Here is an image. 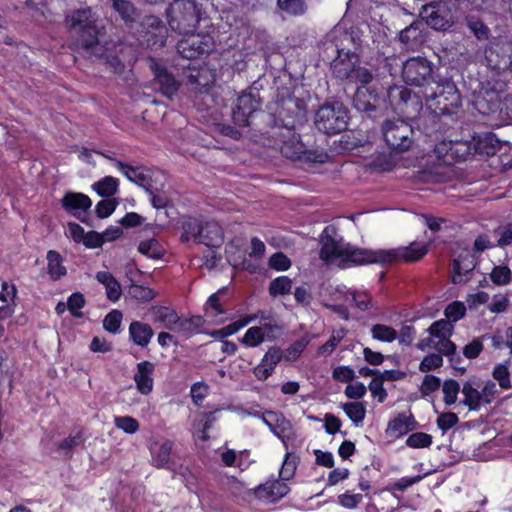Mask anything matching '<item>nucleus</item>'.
<instances>
[{"label": "nucleus", "mask_w": 512, "mask_h": 512, "mask_svg": "<svg viewBox=\"0 0 512 512\" xmlns=\"http://www.w3.org/2000/svg\"><path fill=\"white\" fill-rule=\"evenodd\" d=\"M128 293L132 298L142 302H148L155 297L152 289L135 283L129 286Z\"/></svg>", "instance_id": "nucleus-49"}, {"label": "nucleus", "mask_w": 512, "mask_h": 512, "mask_svg": "<svg viewBox=\"0 0 512 512\" xmlns=\"http://www.w3.org/2000/svg\"><path fill=\"white\" fill-rule=\"evenodd\" d=\"M119 186L117 178L112 176H105L93 184V189L101 197H110L116 194Z\"/></svg>", "instance_id": "nucleus-36"}, {"label": "nucleus", "mask_w": 512, "mask_h": 512, "mask_svg": "<svg viewBox=\"0 0 512 512\" xmlns=\"http://www.w3.org/2000/svg\"><path fill=\"white\" fill-rule=\"evenodd\" d=\"M223 291L224 289H220L212 294L204 306V317L207 321L214 324H221L227 320V312L220 299V295Z\"/></svg>", "instance_id": "nucleus-21"}, {"label": "nucleus", "mask_w": 512, "mask_h": 512, "mask_svg": "<svg viewBox=\"0 0 512 512\" xmlns=\"http://www.w3.org/2000/svg\"><path fill=\"white\" fill-rule=\"evenodd\" d=\"M444 314L447 318V321L453 324L465 316L466 306L463 302L454 301L445 308Z\"/></svg>", "instance_id": "nucleus-48"}, {"label": "nucleus", "mask_w": 512, "mask_h": 512, "mask_svg": "<svg viewBox=\"0 0 512 512\" xmlns=\"http://www.w3.org/2000/svg\"><path fill=\"white\" fill-rule=\"evenodd\" d=\"M282 358L283 351L279 347H270L262 357L260 363L254 367V376L260 381H265L274 372Z\"/></svg>", "instance_id": "nucleus-19"}, {"label": "nucleus", "mask_w": 512, "mask_h": 512, "mask_svg": "<svg viewBox=\"0 0 512 512\" xmlns=\"http://www.w3.org/2000/svg\"><path fill=\"white\" fill-rule=\"evenodd\" d=\"M377 100L378 92L374 87L359 86L353 97V105L358 111L368 112L375 109Z\"/></svg>", "instance_id": "nucleus-23"}, {"label": "nucleus", "mask_w": 512, "mask_h": 512, "mask_svg": "<svg viewBox=\"0 0 512 512\" xmlns=\"http://www.w3.org/2000/svg\"><path fill=\"white\" fill-rule=\"evenodd\" d=\"M66 27L75 32H100L103 28L99 14L90 7L71 11L65 18Z\"/></svg>", "instance_id": "nucleus-9"}, {"label": "nucleus", "mask_w": 512, "mask_h": 512, "mask_svg": "<svg viewBox=\"0 0 512 512\" xmlns=\"http://www.w3.org/2000/svg\"><path fill=\"white\" fill-rule=\"evenodd\" d=\"M203 323L204 319L201 316H194L191 318L178 317L172 331L188 338L193 334L199 333Z\"/></svg>", "instance_id": "nucleus-30"}, {"label": "nucleus", "mask_w": 512, "mask_h": 512, "mask_svg": "<svg viewBox=\"0 0 512 512\" xmlns=\"http://www.w3.org/2000/svg\"><path fill=\"white\" fill-rule=\"evenodd\" d=\"M62 208L70 215L76 217L81 222H85L87 211L92 206L91 199L83 193L66 192L60 200Z\"/></svg>", "instance_id": "nucleus-18"}, {"label": "nucleus", "mask_w": 512, "mask_h": 512, "mask_svg": "<svg viewBox=\"0 0 512 512\" xmlns=\"http://www.w3.org/2000/svg\"><path fill=\"white\" fill-rule=\"evenodd\" d=\"M261 420L269 430L281 440L285 449H288L290 442L296 438L295 431L290 420H288L282 413L275 411H265L261 416Z\"/></svg>", "instance_id": "nucleus-12"}, {"label": "nucleus", "mask_w": 512, "mask_h": 512, "mask_svg": "<svg viewBox=\"0 0 512 512\" xmlns=\"http://www.w3.org/2000/svg\"><path fill=\"white\" fill-rule=\"evenodd\" d=\"M292 289V281L287 276H279L273 279L269 285V293L273 297L289 294Z\"/></svg>", "instance_id": "nucleus-42"}, {"label": "nucleus", "mask_w": 512, "mask_h": 512, "mask_svg": "<svg viewBox=\"0 0 512 512\" xmlns=\"http://www.w3.org/2000/svg\"><path fill=\"white\" fill-rule=\"evenodd\" d=\"M269 266L276 271H286L291 267V260L282 252H276L269 258Z\"/></svg>", "instance_id": "nucleus-60"}, {"label": "nucleus", "mask_w": 512, "mask_h": 512, "mask_svg": "<svg viewBox=\"0 0 512 512\" xmlns=\"http://www.w3.org/2000/svg\"><path fill=\"white\" fill-rule=\"evenodd\" d=\"M363 500V496L361 494H352L349 492H345L338 496V503L347 509H354L360 504Z\"/></svg>", "instance_id": "nucleus-63"}, {"label": "nucleus", "mask_w": 512, "mask_h": 512, "mask_svg": "<svg viewBox=\"0 0 512 512\" xmlns=\"http://www.w3.org/2000/svg\"><path fill=\"white\" fill-rule=\"evenodd\" d=\"M280 331V327L273 323H264L260 326H253L246 330L240 343L248 348L260 346L265 341H272L276 337V333Z\"/></svg>", "instance_id": "nucleus-16"}, {"label": "nucleus", "mask_w": 512, "mask_h": 512, "mask_svg": "<svg viewBox=\"0 0 512 512\" xmlns=\"http://www.w3.org/2000/svg\"><path fill=\"white\" fill-rule=\"evenodd\" d=\"M424 98L430 108L435 105V110L439 109L441 113L448 112L449 107H457L460 102L456 86L450 80H442L436 84L435 89L426 88Z\"/></svg>", "instance_id": "nucleus-4"}, {"label": "nucleus", "mask_w": 512, "mask_h": 512, "mask_svg": "<svg viewBox=\"0 0 512 512\" xmlns=\"http://www.w3.org/2000/svg\"><path fill=\"white\" fill-rule=\"evenodd\" d=\"M342 409L347 417L354 423L355 426L362 424L365 415L366 408L361 402H349L342 404Z\"/></svg>", "instance_id": "nucleus-38"}, {"label": "nucleus", "mask_w": 512, "mask_h": 512, "mask_svg": "<svg viewBox=\"0 0 512 512\" xmlns=\"http://www.w3.org/2000/svg\"><path fill=\"white\" fill-rule=\"evenodd\" d=\"M345 335H346V330L344 328L334 330L332 332V335L330 336V338L323 345H321L319 347L317 354L319 356L331 355L333 353V351L336 349V347L343 340Z\"/></svg>", "instance_id": "nucleus-40"}, {"label": "nucleus", "mask_w": 512, "mask_h": 512, "mask_svg": "<svg viewBox=\"0 0 512 512\" xmlns=\"http://www.w3.org/2000/svg\"><path fill=\"white\" fill-rule=\"evenodd\" d=\"M279 8L291 15H300L305 11L303 0H278Z\"/></svg>", "instance_id": "nucleus-58"}, {"label": "nucleus", "mask_w": 512, "mask_h": 512, "mask_svg": "<svg viewBox=\"0 0 512 512\" xmlns=\"http://www.w3.org/2000/svg\"><path fill=\"white\" fill-rule=\"evenodd\" d=\"M474 262L472 258H456L452 264L451 280L454 284H465L473 275Z\"/></svg>", "instance_id": "nucleus-25"}, {"label": "nucleus", "mask_w": 512, "mask_h": 512, "mask_svg": "<svg viewBox=\"0 0 512 512\" xmlns=\"http://www.w3.org/2000/svg\"><path fill=\"white\" fill-rule=\"evenodd\" d=\"M354 55L348 56V59H337L333 62L332 69L334 75L341 80H349L353 76V71L356 69L353 59Z\"/></svg>", "instance_id": "nucleus-34"}, {"label": "nucleus", "mask_w": 512, "mask_h": 512, "mask_svg": "<svg viewBox=\"0 0 512 512\" xmlns=\"http://www.w3.org/2000/svg\"><path fill=\"white\" fill-rule=\"evenodd\" d=\"M211 34H184L177 44L179 54L186 59H195L213 49Z\"/></svg>", "instance_id": "nucleus-11"}, {"label": "nucleus", "mask_w": 512, "mask_h": 512, "mask_svg": "<svg viewBox=\"0 0 512 512\" xmlns=\"http://www.w3.org/2000/svg\"><path fill=\"white\" fill-rule=\"evenodd\" d=\"M96 280L105 288L106 297L111 302H117L122 295L121 285L109 271H98Z\"/></svg>", "instance_id": "nucleus-27"}, {"label": "nucleus", "mask_w": 512, "mask_h": 512, "mask_svg": "<svg viewBox=\"0 0 512 512\" xmlns=\"http://www.w3.org/2000/svg\"><path fill=\"white\" fill-rule=\"evenodd\" d=\"M430 336L434 338V349L454 364L456 355V345L450 340L454 331V325L446 319L433 322L427 329Z\"/></svg>", "instance_id": "nucleus-7"}, {"label": "nucleus", "mask_w": 512, "mask_h": 512, "mask_svg": "<svg viewBox=\"0 0 512 512\" xmlns=\"http://www.w3.org/2000/svg\"><path fill=\"white\" fill-rule=\"evenodd\" d=\"M460 391L459 383L454 379L445 380L442 384L443 400L445 405L451 406L456 403Z\"/></svg>", "instance_id": "nucleus-44"}, {"label": "nucleus", "mask_w": 512, "mask_h": 512, "mask_svg": "<svg viewBox=\"0 0 512 512\" xmlns=\"http://www.w3.org/2000/svg\"><path fill=\"white\" fill-rule=\"evenodd\" d=\"M114 424L127 434H134L139 430V422L131 416H115Z\"/></svg>", "instance_id": "nucleus-50"}, {"label": "nucleus", "mask_w": 512, "mask_h": 512, "mask_svg": "<svg viewBox=\"0 0 512 512\" xmlns=\"http://www.w3.org/2000/svg\"><path fill=\"white\" fill-rule=\"evenodd\" d=\"M448 26L449 12L447 10L438 9L433 5H427L422 8L419 18L400 32H408L411 29L421 32L427 27L436 31H445Z\"/></svg>", "instance_id": "nucleus-8"}, {"label": "nucleus", "mask_w": 512, "mask_h": 512, "mask_svg": "<svg viewBox=\"0 0 512 512\" xmlns=\"http://www.w3.org/2000/svg\"><path fill=\"white\" fill-rule=\"evenodd\" d=\"M298 457L286 449L285 457L279 471V478L287 483L291 480L296 472Z\"/></svg>", "instance_id": "nucleus-37"}, {"label": "nucleus", "mask_w": 512, "mask_h": 512, "mask_svg": "<svg viewBox=\"0 0 512 512\" xmlns=\"http://www.w3.org/2000/svg\"><path fill=\"white\" fill-rule=\"evenodd\" d=\"M47 273L52 280H59L67 274L63 257L55 250H49L46 255Z\"/></svg>", "instance_id": "nucleus-31"}, {"label": "nucleus", "mask_w": 512, "mask_h": 512, "mask_svg": "<svg viewBox=\"0 0 512 512\" xmlns=\"http://www.w3.org/2000/svg\"><path fill=\"white\" fill-rule=\"evenodd\" d=\"M446 146L447 145L445 142L436 145L435 151L438 153L439 156L445 154L465 159V157L470 154L469 146L466 143L450 141L449 147L447 149H445Z\"/></svg>", "instance_id": "nucleus-35"}, {"label": "nucleus", "mask_w": 512, "mask_h": 512, "mask_svg": "<svg viewBox=\"0 0 512 512\" xmlns=\"http://www.w3.org/2000/svg\"><path fill=\"white\" fill-rule=\"evenodd\" d=\"M477 110L482 114H489L500 109V95L492 90L479 91V95L475 100Z\"/></svg>", "instance_id": "nucleus-28"}, {"label": "nucleus", "mask_w": 512, "mask_h": 512, "mask_svg": "<svg viewBox=\"0 0 512 512\" xmlns=\"http://www.w3.org/2000/svg\"><path fill=\"white\" fill-rule=\"evenodd\" d=\"M260 108V99L258 93L244 92L236 101L232 110L233 122L240 126L246 127L250 124V117Z\"/></svg>", "instance_id": "nucleus-13"}, {"label": "nucleus", "mask_w": 512, "mask_h": 512, "mask_svg": "<svg viewBox=\"0 0 512 512\" xmlns=\"http://www.w3.org/2000/svg\"><path fill=\"white\" fill-rule=\"evenodd\" d=\"M85 297L80 292L72 293L67 300V310L74 317H81V309L85 306Z\"/></svg>", "instance_id": "nucleus-52"}, {"label": "nucleus", "mask_w": 512, "mask_h": 512, "mask_svg": "<svg viewBox=\"0 0 512 512\" xmlns=\"http://www.w3.org/2000/svg\"><path fill=\"white\" fill-rule=\"evenodd\" d=\"M489 277L494 285L505 286L511 281L512 271L506 265H497L493 267Z\"/></svg>", "instance_id": "nucleus-43"}, {"label": "nucleus", "mask_w": 512, "mask_h": 512, "mask_svg": "<svg viewBox=\"0 0 512 512\" xmlns=\"http://www.w3.org/2000/svg\"><path fill=\"white\" fill-rule=\"evenodd\" d=\"M115 167L121 172L129 181L141 186L147 184V176L139 167L131 166L122 161H115Z\"/></svg>", "instance_id": "nucleus-32"}, {"label": "nucleus", "mask_w": 512, "mask_h": 512, "mask_svg": "<svg viewBox=\"0 0 512 512\" xmlns=\"http://www.w3.org/2000/svg\"><path fill=\"white\" fill-rule=\"evenodd\" d=\"M17 296V288L15 284L3 281L1 285L0 291V301L4 304H15V299Z\"/></svg>", "instance_id": "nucleus-61"}, {"label": "nucleus", "mask_w": 512, "mask_h": 512, "mask_svg": "<svg viewBox=\"0 0 512 512\" xmlns=\"http://www.w3.org/2000/svg\"><path fill=\"white\" fill-rule=\"evenodd\" d=\"M129 338L137 346L145 348L154 336L152 327L141 321H132L129 325Z\"/></svg>", "instance_id": "nucleus-24"}, {"label": "nucleus", "mask_w": 512, "mask_h": 512, "mask_svg": "<svg viewBox=\"0 0 512 512\" xmlns=\"http://www.w3.org/2000/svg\"><path fill=\"white\" fill-rule=\"evenodd\" d=\"M371 334L375 340L391 343L397 339V331L384 324H375L371 327Z\"/></svg>", "instance_id": "nucleus-41"}, {"label": "nucleus", "mask_w": 512, "mask_h": 512, "mask_svg": "<svg viewBox=\"0 0 512 512\" xmlns=\"http://www.w3.org/2000/svg\"><path fill=\"white\" fill-rule=\"evenodd\" d=\"M382 133L386 144L393 150L404 151L412 144V126L402 119L387 120Z\"/></svg>", "instance_id": "nucleus-5"}, {"label": "nucleus", "mask_w": 512, "mask_h": 512, "mask_svg": "<svg viewBox=\"0 0 512 512\" xmlns=\"http://www.w3.org/2000/svg\"><path fill=\"white\" fill-rule=\"evenodd\" d=\"M440 387L441 379L435 375L427 374L420 385V392L423 397H426L436 392Z\"/></svg>", "instance_id": "nucleus-54"}, {"label": "nucleus", "mask_w": 512, "mask_h": 512, "mask_svg": "<svg viewBox=\"0 0 512 512\" xmlns=\"http://www.w3.org/2000/svg\"><path fill=\"white\" fill-rule=\"evenodd\" d=\"M83 440L84 439L81 432L70 434L67 438L58 444V450L63 454H68L73 448L82 444Z\"/></svg>", "instance_id": "nucleus-59"}, {"label": "nucleus", "mask_w": 512, "mask_h": 512, "mask_svg": "<svg viewBox=\"0 0 512 512\" xmlns=\"http://www.w3.org/2000/svg\"><path fill=\"white\" fill-rule=\"evenodd\" d=\"M320 257L325 262L335 263L341 268L353 265L379 264L392 265L400 262H415L427 254V245L413 242L408 246L390 249H360L344 242L337 229L329 225L321 236Z\"/></svg>", "instance_id": "nucleus-1"}, {"label": "nucleus", "mask_w": 512, "mask_h": 512, "mask_svg": "<svg viewBox=\"0 0 512 512\" xmlns=\"http://www.w3.org/2000/svg\"><path fill=\"white\" fill-rule=\"evenodd\" d=\"M290 487L280 478L268 479L265 483L259 484L254 489L255 497L264 503H275L285 497Z\"/></svg>", "instance_id": "nucleus-15"}, {"label": "nucleus", "mask_w": 512, "mask_h": 512, "mask_svg": "<svg viewBox=\"0 0 512 512\" xmlns=\"http://www.w3.org/2000/svg\"><path fill=\"white\" fill-rule=\"evenodd\" d=\"M154 370H155V366L152 362L142 361L137 364V369L133 376V380L136 384L137 390L143 395H148L153 390Z\"/></svg>", "instance_id": "nucleus-20"}, {"label": "nucleus", "mask_w": 512, "mask_h": 512, "mask_svg": "<svg viewBox=\"0 0 512 512\" xmlns=\"http://www.w3.org/2000/svg\"><path fill=\"white\" fill-rule=\"evenodd\" d=\"M113 6L125 22H129L134 19L135 9L130 2L126 0H113Z\"/></svg>", "instance_id": "nucleus-57"}, {"label": "nucleus", "mask_w": 512, "mask_h": 512, "mask_svg": "<svg viewBox=\"0 0 512 512\" xmlns=\"http://www.w3.org/2000/svg\"><path fill=\"white\" fill-rule=\"evenodd\" d=\"M173 443L169 440L160 443L154 442L150 446L151 462L155 467L166 468L170 463Z\"/></svg>", "instance_id": "nucleus-26"}, {"label": "nucleus", "mask_w": 512, "mask_h": 512, "mask_svg": "<svg viewBox=\"0 0 512 512\" xmlns=\"http://www.w3.org/2000/svg\"><path fill=\"white\" fill-rule=\"evenodd\" d=\"M138 251L152 259H160L164 254V248L160 242L154 238L141 241L138 245Z\"/></svg>", "instance_id": "nucleus-39"}, {"label": "nucleus", "mask_w": 512, "mask_h": 512, "mask_svg": "<svg viewBox=\"0 0 512 512\" xmlns=\"http://www.w3.org/2000/svg\"><path fill=\"white\" fill-rule=\"evenodd\" d=\"M149 313L153 322L159 323L161 327L170 331L173 330L179 317L173 309L165 306H152Z\"/></svg>", "instance_id": "nucleus-29"}, {"label": "nucleus", "mask_w": 512, "mask_h": 512, "mask_svg": "<svg viewBox=\"0 0 512 512\" xmlns=\"http://www.w3.org/2000/svg\"><path fill=\"white\" fill-rule=\"evenodd\" d=\"M432 444V436L424 432L412 433L406 440V445L411 448H426Z\"/></svg>", "instance_id": "nucleus-55"}, {"label": "nucleus", "mask_w": 512, "mask_h": 512, "mask_svg": "<svg viewBox=\"0 0 512 512\" xmlns=\"http://www.w3.org/2000/svg\"><path fill=\"white\" fill-rule=\"evenodd\" d=\"M458 423V417L453 412L441 413L437 418V426L443 433L451 429Z\"/></svg>", "instance_id": "nucleus-64"}, {"label": "nucleus", "mask_w": 512, "mask_h": 512, "mask_svg": "<svg viewBox=\"0 0 512 512\" xmlns=\"http://www.w3.org/2000/svg\"><path fill=\"white\" fill-rule=\"evenodd\" d=\"M146 191L150 196V202L156 209L165 208L169 203V197L164 192H159L150 187H146Z\"/></svg>", "instance_id": "nucleus-62"}, {"label": "nucleus", "mask_w": 512, "mask_h": 512, "mask_svg": "<svg viewBox=\"0 0 512 512\" xmlns=\"http://www.w3.org/2000/svg\"><path fill=\"white\" fill-rule=\"evenodd\" d=\"M497 236L496 245L503 248L512 244V223L501 225L494 230Z\"/></svg>", "instance_id": "nucleus-56"}, {"label": "nucleus", "mask_w": 512, "mask_h": 512, "mask_svg": "<svg viewBox=\"0 0 512 512\" xmlns=\"http://www.w3.org/2000/svg\"><path fill=\"white\" fill-rule=\"evenodd\" d=\"M316 128L327 134H338L348 126V111L341 103L321 106L315 115Z\"/></svg>", "instance_id": "nucleus-3"}, {"label": "nucleus", "mask_w": 512, "mask_h": 512, "mask_svg": "<svg viewBox=\"0 0 512 512\" xmlns=\"http://www.w3.org/2000/svg\"><path fill=\"white\" fill-rule=\"evenodd\" d=\"M148 61L161 93L168 98H172L179 89L178 81L159 60L149 57Z\"/></svg>", "instance_id": "nucleus-17"}, {"label": "nucleus", "mask_w": 512, "mask_h": 512, "mask_svg": "<svg viewBox=\"0 0 512 512\" xmlns=\"http://www.w3.org/2000/svg\"><path fill=\"white\" fill-rule=\"evenodd\" d=\"M183 229L182 241H188L192 237L207 246H218L223 241V232L217 223L202 225L199 221L192 220L185 222Z\"/></svg>", "instance_id": "nucleus-6"}, {"label": "nucleus", "mask_w": 512, "mask_h": 512, "mask_svg": "<svg viewBox=\"0 0 512 512\" xmlns=\"http://www.w3.org/2000/svg\"><path fill=\"white\" fill-rule=\"evenodd\" d=\"M388 96L391 101L398 98L399 103L397 109L402 113L409 114L408 107L412 106L413 110L417 112L421 108L419 98L412 94V91L406 87H393L388 91Z\"/></svg>", "instance_id": "nucleus-22"}, {"label": "nucleus", "mask_w": 512, "mask_h": 512, "mask_svg": "<svg viewBox=\"0 0 512 512\" xmlns=\"http://www.w3.org/2000/svg\"><path fill=\"white\" fill-rule=\"evenodd\" d=\"M411 430L410 417L406 414H399L388 423L387 433L395 438L407 434Z\"/></svg>", "instance_id": "nucleus-33"}, {"label": "nucleus", "mask_w": 512, "mask_h": 512, "mask_svg": "<svg viewBox=\"0 0 512 512\" xmlns=\"http://www.w3.org/2000/svg\"><path fill=\"white\" fill-rule=\"evenodd\" d=\"M279 137L282 141L280 150L283 156L292 160L301 159L302 157L311 159L300 135L295 132L293 127L286 125L279 133Z\"/></svg>", "instance_id": "nucleus-14"}, {"label": "nucleus", "mask_w": 512, "mask_h": 512, "mask_svg": "<svg viewBox=\"0 0 512 512\" xmlns=\"http://www.w3.org/2000/svg\"><path fill=\"white\" fill-rule=\"evenodd\" d=\"M443 356L440 352L426 355L419 364V371L428 373L440 368L443 365Z\"/></svg>", "instance_id": "nucleus-46"}, {"label": "nucleus", "mask_w": 512, "mask_h": 512, "mask_svg": "<svg viewBox=\"0 0 512 512\" xmlns=\"http://www.w3.org/2000/svg\"><path fill=\"white\" fill-rule=\"evenodd\" d=\"M433 72L432 63L426 58L413 57L403 63L402 77L406 84L422 86L428 83Z\"/></svg>", "instance_id": "nucleus-10"}, {"label": "nucleus", "mask_w": 512, "mask_h": 512, "mask_svg": "<svg viewBox=\"0 0 512 512\" xmlns=\"http://www.w3.org/2000/svg\"><path fill=\"white\" fill-rule=\"evenodd\" d=\"M121 321L122 313L119 310H112L105 316L103 327L106 331L116 334L119 332Z\"/></svg>", "instance_id": "nucleus-53"}, {"label": "nucleus", "mask_w": 512, "mask_h": 512, "mask_svg": "<svg viewBox=\"0 0 512 512\" xmlns=\"http://www.w3.org/2000/svg\"><path fill=\"white\" fill-rule=\"evenodd\" d=\"M462 404L470 411H479L482 406L491 404L498 394L497 385L491 380L485 382L469 380L461 389Z\"/></svg>", "instance_id": "nucleus-2"}, {"label": "nucleus", "mask_w": 512, "mask_h": 512, "mask_svg": "<svg viewBox=\"0 0 512 512\" xmlns=\"http://www.w3.org/2000/svg\"><path fill=\"white\" fill-rule=\"evenodd\" d=\"M142 38H138L142 46L151 50H158L166 44V34H140Z\"/></svg>", "instance_id": "nucleus-47"}, {"label": "nucleus", "mask_w": 512, "mask_h": 512, "mask_svg": "<svg viewBox=\"0 0 512 512\" xmlns=\"http://www.w3.org/2000/svg\"><path fill=\"white\" fill-rule=\"evenodd\" d=\"M347 300L354 303L361 311L368 310L371 305V297L364 291H349Z\"/></svg>", "instance_id": "nucleus-51"}, {"label": "nucleus", "mask_w": 512, "mask_h": 512, "mask_svg": "<svg viewBox=\"0 0 512 512\" xmlns=\"http://www.w3.org/2000/svg\"><path fill=\"white\" fill-rule=\"evenodd\" d=\"M492 375L502 389L508 390L512 388L510 371L506 364H497L493 369Z\"/></svg>", "instance_id": "nucleus-45"}]
</instances>
